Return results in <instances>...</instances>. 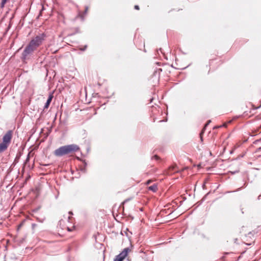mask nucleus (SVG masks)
<instances>
[{
    "label": "nucleus",
    "mask_w": 261,
    "mask_h": 261,
    "mask_svg": "<svg viewBox=\"0 0 261 261\" xmlns=\"http://www.w3.org/2000/svg\"><path fill=\"white\" fill-rule=\"evenodd\" d=\"M80 147L76 144H70L60 147L54 151V155L56 156H62L63 155L72 154L78 151Z\"/></svg>",
    "instance_id": "obj_1"
},
{
    "label": "nucleus",
    "mask_w": 261,
    "mask_h": 261,
    "mask_svg": "<svg viewBox=\"0 0 261 261\" xmlns=\"http://www.w3.org/2000/svg\"><path fill=\"white\" fill-rule=\"evenodd\" d=\"M13 132L8 131L3 136L2 142L0 143V153L5 151L11 143Z\"/></svg>",
    "instance_id": "obj_2"
},
{
    "label": "nucleus",
    "mask_w": 261,
    "mask_h": 261,
    "mask_svg": "<svg viewBox=\"0 0 261 261\" xmlns=\"http://www.w3.org/2000/svg\"><path fill=\"white\" fill-rule=\"evenodd\" d=\"M46 37L47 35L44 33L39 34L35 37L33 38L29 43L37 49L42 44Z\"/></svg>",
    "instance_id": "obj_3"
},
{
    "label": "nucleus",
    "mask_w": 261,
    "mask_h": 261,
    "mask_svg": "<svg viewBox=\"0 0 261 261\" xmlns=\"http://www.w3.org/2000/svg\"><path fill=\"white\" fill-rule=\"evenodd\" d=\"M37 49L34 46L31 45L29 43L25 47L21 55V59L23 61L29 59L30 56H31L33 52Z\"/></svg>",
    "instance_id": "obj_4"
},
{
    "label": "nucleus",
    "mask_w": 261,
    "mask_h": 261,
    "mask_svg": "<svg viewBox=\"0 0 261 261\" xmlns=\"http://www.w3.org/2000/svg\"><path fill=\"white\" fill-rule=\"evenodd\" d=\"M129 250H130L128 248H125L118 255L120 257H121V258H123V259H124L127 256Z\"/></svg>",
    "instance_id": "obj_5"
},
{
    "label": "nucleus",
    "mask_w": 261,
    "mask_h": 261,
    "mask_svg": "<svg viewBox=\"0 0 261 261\" xmlns=\"http://www.w3.org/2000/svg\"><path fill=\"white\" fill-rule=\"evenodd\" d=\"M148 190L151 191L153 192H155L158 190V186L156 184H153V185L149 187L148 188Z\"/></svg>",
    "instance_id": "obj_6"
},
{
    "label": "nucleus",
    "mask_w": 261,
    "mask_h": 261,
    "mask_svg": "<svg viewBox=\"0 0 261 261\" xmlns=\"http://www.w3.org/2000/svg\"><path fill=\"white\" fill-rule=\"evenodd\" d=\"M52 98H53L52 95H49V96L48 97V98L45 103V105L44 106V109L48 108V107H49V105L51 101Z\"/></svg>",
    "instance_id": "obj_7"
},
{
    "label": "nucleus",
    "mask_w": 261,
    "mask_h": 261,
    "mask_svg": "<svg viewBox=\"0 0 261 261\" xmlns=\"http://www.w3.org/2000/svg\"><path fill=\"white\" fill-rule=\"evenodd\" d=\"M124 259L121 257L119 256L118 255L116 256L114 261H123Z\"/></svg>",
    "instance_id": "obj_8"
},
{
    "label": "nucleus",
    "mask_w": 261,
    "mask_h": 261,
    "mask_svg": "<svg viewBox=\"0 0 261 261\" xmlns=\"http://www.w3.org/2000/svg\"><path fill=\"white\" fill-rule=\"evenodd\" d=\"M8 0H2L1 4V7L3 8Z\"/></svg>",
    "instance_id": "obj_9"
},
{
    "label": "nucleus",
    "mask_w": 261,
    "mask_h": 261,
    "mask_svg": "<svg viewBox=\"0 0 261 261\" xmlns=\"http://www.w3.org/2000/svg\"><path fill=\"white\" fill-rule=\"evenodd\" d=\"M159 158H160L159 156H158L157 155H155L152 157V159H154L156 160H158L159 159Z\"/></svg>",
    "instance_id": "obj_10"
},
{
    "label": "nucleus",
    "mask_w": 261,
    "mask_h": 261,
    "mask_svg": "<svg viewBox=\"0 0 261 261\" xmlns=\"http://www.w3.org/2000/svg\"><path fill=\"white\" fill-rule=\"evenodd\" d=\"M211 122V120H208V121L207 122V123H206L205 124V125H204V127L203 129H205V127H206V126H207L210 124V123Z\"/></svg>",
    "instance_id": "obj_11"
},
{
    "label": "nucleus",
    "mask_w": 261,
    "mask_h": 261,
    "mask_svg": "<svg viewBox=\"0 0 261 261\" xmlns=\"http://www.w3.org/2000/svg\"><path fill=\"white\" fill-rule=\"evenodd\" d=\"M29 159H30V153H29V154H28V156H27V159H26L25 162H27L29 161Z\"/></svg>",
    "instance_id": "obj_12"
},
{
    "label": "nucleus",
    "mask_w": 261,
    "mask_h": 261,
    "mask_svg": "<svg viewBox=\"0 0 261 261\" xmlns=\"http://www.w3.org/2000/svg\"><path fill=\"white\" fill-rule=\"evenodd\" d=\"M134 8L136 10H139V7L138 5H135Z\"/></svg>",
    "instance_id": "obj_13"
},
{
    "label": "nucleus",
    "mask_w": 261,
    "mask_h": 261,
    "mask_svg": "<svg viewBox=\"0 0 261 261\" xmlns=\"http://www.w3.org/2000/svg\"><path fill=\"white\" fill-rule=\"evenodd\" d=\"M88 7H86L85 8V12H84V14H86V13H87V11H88Z\"/></svg>",
    "instance_id": "obj_14"
},
{
    "label": "nucleus",
    "mask_w": 261,
    "mask_h": 261,
    "mask_svg": "<svg viewBox=\"0 0 261 261\" xmlns=\"http://www.w3.org/2000/svg\"><path fill=\"white\" fill-rule=\"evenodd\" d=\"M174 168H175V167H174V166H173V167H170V168H169V170H170L173 171V170H174Z\"/></svg>",
    "instance_id": "obj_15"
},
{
    "label": "nucleus",
    "mask_w": 261,
    "mask_h": 261,
    "mask_svg": "<svg viewBox=\"0 0 261 261\" xmlns=\"http://www.w3.org/2000/svg\"><path fill=\"white\" fill-rule=\"evenodd\" d=\"M150 182H151V180H148V181L146 182V184H147V185H149Z\"/></svg>",
    "instance_id": "obj_16"
},
{
    "label": "nucleus",
    "mask_w": 261,
    "mask_h": 261,
    "mask_svg": "<svg viewBox=\"0 0 261 261\" xmlns=\"http://www.w3.org/2000/svg\"><path fill=\"white\" fill-rule=\"evenodd\" d=\"M87 48V45L85 46L84 48L83 49H81L82 50H85Z\"/></svg>",
    "instance_id": "obj_17"
},
{
    "label": "nucleus",
    "mask_w": 261,
    "mask_h": 261,
    "mask_svg": "<svg viewBox=\"0 0 261 261\" xmlns=\"http://www.w3.org/2000/svg\"><path fill=\"white\" fill-rule=\"evenodd\" d=\"M221 127V126H215V127H214V129H215V128H219V127Z\"/></svg>",
    "instance_id": "obj_18"
},
{
    "label": "nucleus",
    "mask_w": 261,
    "mask_h": 261,
    "mask_svg": "<svg viewBox=\"0 0 261 261\" xmlns=\"http://www.w3.org/2000/svg\"><path fill=\"white\" fill-rule=\"evenodd\" d=\"M201 135H202V133H200V139H201V141H202L203 139H202V137Z\"/></svg>",
    "instance_id": "obj_19"
},
{
    "label": "nucleus",
    "mask_w": 261,
    "mask_h": 261,
    "mask_svg": "<svg viewBox=\"0 0 261 261\" xmlns=\"http://www.w3.org/2000/svg\"><path fill=\"white\" fill-rule=\"evenodd\" d=\"M36 226V224H32L33 228H34Z\"/></svg>",
    "instance_id": "obj_20"
},
{
    "label": "nucleus",
    "mask_w": 261,
    "mask_h": 261,
    "mask_svg": "<svg viewBox=\"0 0 261 261\" xmlns=\"http://www.w3.org/2000/svg\"><path fill=\"white\" fill-rule=\"evenodd\" d=\"M21 225H22V224H20V225H19L18 227H19H19H20L21 226Z\"/></svg>",
    "instance_id": "obj_21"
},
{
    "label": "nucleus",
    "mask_w": 261,
    "mask_h": 261,
    "mask_svg": "<svg viewBox=\"0 0 261 261\" xmlns=\"http://www.w3.org/2000/svg\"><path fill=\"white\" fill-rule=\"evenodd\" d=\"M258 150H261V147H259V148H258Z\"/></svg>",
    "instance_id": "obj_22"
},
{
    "label": "nucleus",
    "mask_w": 261,
    "mask_h": 261,
    "mask_svg": "<svg viewBox=\"0 0 261 261\" xmlns=\"http://www.w3.org/2000/svg\"><path fill=\"white\" fill-rule=\"evenodd\" d=\"M260 198V196H258V199Z\"/></svg>",
    "instance_id": "obj_23"
},
{
    "label": "nucleus",
    "mask_w": 261,
    "mask_h": 261,
    "mask_svg": "<svg viewBox=\"0 0 261 261\" xmlns=\"http://www.w3.org/2000/svg\"><path fill=\"white\" fill-rule=\"evenodd\" d=\"M260 198V196H258V199Z\"/></svg>",
    "instance_id": "obj_24"
}]
</instances>
